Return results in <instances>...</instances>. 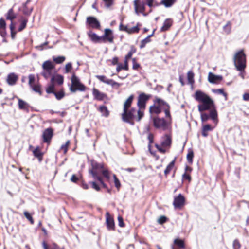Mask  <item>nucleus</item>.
<instances>
[{
  "label": "nucleus",
  "instance_id": "obj_42",
  "mask_svg": "<svg viewBox=\"0 0 249 249\" xmlns=\"http://www.w3.org/2000/svg\"><path fill=\"white\" fill-rule=\"evenodd\" d=\"M9 28H10V29L11 38L13 39H14L15 38V37H16V34H17V31H16L15 30V25L13 23V22H11V24H10V25L9 26Z\"/></svg>",
  "mask_w": 249,
  "mask_h": 249
},
{
  "label": "nucleus",
  "instance_id": "obj_56",
  "mask_svg": "<svg viewBox=\"0 0 249 249\" xmlns=\"http://www.w3.org/2000/svg\"><path fill=\"white\" fill-rule=\"evenodd\" d=\"M119 30L123 32H125L127 33L129 27L128 25H125L123 24L122 21L120 23L119 27Z\"/></svg>",
  "mask_w": 249,
  "mask_h": 249
},
{
  "label": "nucleus",
  "instance_id": "obj_35",
  "mask_svg": "<svg viewBox=\"0 0 249 249\" xmlns=\"http://www.w3.org/2000/svg\"><path fill=\"white\" fill-rule=\"evenodd\" d=\"M141 24L139 23H137V25L135 26H134L131 28H129L127 31V33L128 34H133L138 33L140 30V26Z\"/></svg>",
  "mask_w": 249,
  "mask_h": 249
},
{
  "label": "nucleus",
  "instance_id": "obj_30",
  "mask_svg": "<svg viewBox=\"0 0 249 249\" xmlns=\"http://www.w3.org/2000/svg\"><path fill=\"white\" fill-rule=\"evenodd\" d=\"M134 96L133 95H131L125 101L124 104L123 110L129 109L132 104Z\"/></svg>",
  "mask_w": 249,
  "mask_h": 249
},
{
  "label": "nucleus",
  "instance_id": "obj_39",
  "mask_svg": "<svg viewBox=\"0 0 249 249\" xmlns=\"http://www.w3.org/2000/svg\"><path fill=\"white\" fill-rule=\"evenodd\" d=\"M33 90L35 92L38 93L40 95L42 94V92L41 90V86L40 84L38 83L36 85H34L31 87Z\"/></svg>",
  "mask_w": 249,
  "mask_h": 249
},
{
  "label": "nucleus",
  "instance_id": "obj_46",
  "mask_svg": "<svg viewBox=\"0 0 249 249\" xmlns=\"http://www.w3.org/2000/svg\"><path fill=\"white\" fill-rule=\"evenodd\" d=\"M95 77L100 81L107 84H108L110 80L109 79H108L105 75H96Z\"/></svg>",
  "mask_w": 249,
  "mask_h": 249
},
{
  "label": "nucleus",
  "instance_id": "obj_33",
  "mask_svg": "<svg viewBox=\"0 0 249 249\" xmlns=\"http://www.w3.org/2000/svg\"><path fill=\"white\" fill-rule=\"evenodd\" d=\"M5 17L7 20H10L13 22V20L16 18V14L15 13L14 9H10L6 14Z\"/></svg>",
  "mask_w": 249,
  "mask_h": 249
},
{
  "label": "nucleus",
  "instance_id": "obj_27",
  "mask_svg": "<svg viewBox=\"0 0 249 249\" xmlns=\"http://www.w3.org/2000/svg\"><path fill=\"white\" fill-rule=\"evenodd\" d=\"M222 77L221 76L215 75L212 72H209L208 74V80L212 83H217L221 81Z\"/></svg>",
  "mask_w": 249,
  "mask_h": 249
},
{
  "label": "nucleus",
  "instance_id": "obj_48",
  "mask_svg": "<svg viewBox=\"0 0 249 249\" xmlns=\"http://www.w3.org/2000/svg\"><path fill=\"white\" fill-rule=\"evenodd\" d=\"M113 177L114 178L115 186L116 187L117 190L118 191H119L121 186L120 180H119V179L117 177V176L115 174L113 175Z\"/></svg>",
  "mask_w": 249,
  "mask_h": 249
},
{
  "label": "nucleus",
  "instance_id": "obj_31",
  "mask_svg": "<svg viewBox=\"0 0 249 249\" xmlns=\"http://www.w3.org/2000/svg\"><path fill=\"white\" fill-rule=\"evenodd\" d=\"M30 1V0H27V1L23 4V13L24 15L27 16H29L33 10L32 7H29L28 6V4Z\"/></svg>",
  "mask_w": 249,
  "mask_h": 249
},
{
  "label": "nucleus",
  "instance_id": "obj_25",
  "mask_svg": "<svg viewBox=\"0 0 249 249\" xmlns=\"http://www.w3.org/2000/svg\"><path fill=\"white\" fill-rule=\"evenodd\" d=\"M173 22V21L172 19H166L164 21L163 26L161 27L160 31L163 32L169 30L170 27L172 26Z\"/></svg>",
  "mask_w": 249,
  "mask_h": 249
},
{
  "label": "nucleus",
  "instance_id": "obj_13",
  "mask_svg": "<svg viewBox=\"0 0 249 249\" xmlns=\"http://www.w3.org/2000/svg\"><path fill=\"white\" fill-rule=\"evenodd\" d=\"M151 95L146 94L144 93H141L138 97L137 106L140 109L144 110L147 101L150 99Z\"/></svg>",
  "mask_w": 249,
  "mask_h": 249
},
{
  "label": "nucleus",
  "instance_id": "obj_40",
  "mask_svg": "<svg viewBox=\"0 0 249 249\" xmlns=\"http://www.w3.org/2000/svg\"><path fill=\"white\" fill-rule=\"evenodd\" d=\"M151 36H148L146 38L143 39L141 41V44L140 46V48L141 49H142L144 48L146 45V44L150 42L151 41Z\"/></svg>",
  "mask_w": 249,
  "mask_h": 249
},
{
  "label": "nucleus",
  "instance_id": "obj_10",
  "mask_svg": "<svg viewBox=\"0 0 249 249\" xmlns=\"http://www.w3.org/2000/svg\"><path fill=\"white\" fill-rule=\"evenodd\" d=\"M86 24L88 28L96 30L101 29V26L99 21L94 17H88L86 18Z\"/></svg>",
  "mask_w": 249,
  "mask_h": 249
},
{
  "label": "nucleus",
  "instance_id": "obj_41",
  "mask_svg": "<svg viewBox=\"0 0 249 249\" xmlns=\"http://www.w3.org/2000/svg\"><path fill=\"white\" fill-rule=\"evenodd\" d=\"M23 214L31 225H33L34 224V220L32 216V214H31L28 211H25L23 212Z\"/></svg>",
  "mask_w": 249,
  "mask_h": 249
},
{
  "label": "nucleus",
  "instance_id": "obj_23",
  "mask_svg": "<svg viewBox=\"0 0 249 249\" xmlns=\"http://www.w3.org/2000/svg\"><path fill=\"white\" fill-rule=\"evenodd\" d=\"M19 21L20 23L18 29V32H20L26 28L28 21V18L27 17L21 16Z\"/></svg>",
  "mask_w": 249,
  "mask_h": 249
},
{
  "label": "nucleus",
  "instance_id": "obj_4",
  "mask_svg": "<svg viewBox=\"0 0 249 249\" xmlns=\"http://www.w3.org/2000/svg\"><path fill=\"white\" fill-rule=\"evenodd\" d=\"M165 117H160L157 115L152 118L154 127L162 131H166L171 128L172 117L171 113L170 116L165 115Z\"/></svg>",
  "mask_w": 249,
  "mask_h": 249
},
{
  "label": "nucleus",
  "instance_id": "obj_24",
  "mask_svg": "<svg viewBox=\"0 0 249 249\" xmlns=\"http://www.w3.org/2000/svg\"><path fill=\"white\" fill-rule=\"evenodd\" d=\"M214 126H212L210 124H206L203 125L201 131L202 135L204 137H207L209 135L208 132L209 131H212L214 129Z\"/></svg>",
  "mask_w": 249,
  "mask_h": 249
},
{
  "label": "nucleus",
  "instance_id": "obj_8",
  "mask_svg": "<svg viewBox=\"0 0 249 249\" xmlns=\"http://www.w3.org/2000/svg\"><path fill=\"white\" fill-rule=\"evenodd\" d=\"M43 71L41 75L45 78L48 79L53 75V71L55 68V65L50 60L45 61L42 65Z\"/></svg>",
  "mask_w": 249,
  "mask_h": 249
},
{
  "label": "nucleus",
  "instance_id": "obj_55",
  "mask_svg": "<svg viewBox=\"0 0 249 249\" xmlns=\"http://www.w3.org/2000/svg\"><path fill=\"white\" fill-rule=\"evenodd\" d=\"M168 218L165 216L163 215L160 216L158 219L157 221L159 224L162 225L164 223H166L167 221H168Z\"/></svg>",
  "mask_w": 249,
  "mask_h": 249
},
{
  "label": "nucleus",
  "instance_id": "obj_37",
  "mask_svg": "<svg viewBox=\"0 0 249 249\" xmlns=\"http://www.w3.org/2000/svg\"><path fill=\"white\" fill-rule=\"evenodd\" d=\"M174 243L180 249H184L185 248V243L183 240L177 238L174 240Z\"/></svg>",
  "mask_w": 249,
  "mask_h": 249
},
{
  "label": "nucleus",
  "instance_id": "obj_58",
  "mask_svg": "<svg viewBox=\"0 0 249 249\" xmlns=\"http://www.w3.org/2000/svg\"><path fill=\"white\" fill-rule=\"evenodd\" d=\"M96 180H97L100 183V184L102 185L103 188H104L106 189H107L108 187H107V185L104 182V181L103 180V177H99Z\"/></svg>",
  "mask_w": 249,
  "mask_h": 249
},
{
  "label": "nucleus",
  "instance_id": "obj_59",
  "mask_svg": "<svg viewBox=\"0 0 249 249\" xmlns=\"http://www.w3.org/2000/svg\"><path fill=\"white\" fill-rule=\"evenodd\" d=\"M154 0H146V4L150 8L153 6H157L159 4L155 2L154 3Z\"/></svg>",
  "mask_w": 249,
  "mask_h": 249
},
{
  "label": "nucleus",
  "instance_id": "obj_50",
  "mask_svg": "<svg viewBox=\"0 0 249 249\" xmlns=\"http://www.w3.org/2000/svg\"><path fill=\"white\" fill-rule=\"evenodd\" d=\"M54 94L56 98L58 100H61L65 96V93L63 89L60 90L58 92H55Z\"/></svg>",
  "mask_w": 249,
  "mask_h": 249
},
{
  "label": "nucleus",
  "instance_id": "obj_15",
  "mask_svg": "<svg viewBox=\"0 0 249 249\" xmlns=\"http://www.w3.org/2000/svg\"><path fill=\"white\" fill-rule=\"evenodd\" d=\"M54 130L51 127L45 129L43 132L42 137L43 139V142L50 144L52 139L53 136Z\"/></svg>",
  "mask_w": 249,
  "mask_h": 249
},
{
  "label": "nucleus",
  "instance_id": "obj_16",
  "mask_svg": "<svg viewBox=\"0 0 249 249\" xmlns=\"http://www.w3.org/2000/svg\"><path fill=\"white\" fill-rule=\"evenodd\" d=\"M106 224L108 230L115 231L114 218L113 216L110 214L109 212H107L106 213Z\"/></svg>",
  "mask_w": 249,
  "mask_h": 249
},
{
  "label": "nucleus",
  "instance_id": "obj_21",
  "mask_svg": "<svg viewBox=\"0 0 249 249\" xmlns=\"http://www.w3.org/2000/svg\"><path fill=\"white\" fill-rule=\"evenodd\" d=\"M0 27H1V30L0 31V35L2 37L5 38L7 36L6 23L3 18H0Z\"/></svg>",
  "mask_w": 249,
  "mask_h": 249
},
{
  "label": "nucleus",
  "instance_id": "obj_60",
  "mask_svg": "<svg viewBox=\"0 0 249 249\" xmlns=\"http://www.w3.org/2000/svg\"><path fill=\"white\" fill-rule=\"evenodd\" d=\"M148 139L149 140L148 148L149 150L151 149V144L154 142V136L152 134H149L148 136Z\"/></svg>",
  "mask_w": 249,
  "mask_h": 249
},
{
  "label": "nucleus",
  "instance_id": "obj_38",
  "mask_svg": "<svg viewBox=\"0 0 249 249\" xmlns=\"http://www.w3.org/2000/svg\"><path fill=\"white\" fill-rule=\"evenodd\" d=\"M194 153L192 149H189L187 154L186 158L188 163L192 164L193 162Z\"/></svg>",
  "mask_w": 249,
  "mask_h": 249
},
{
  "label": "nucleus",
  "instance_id": "obj_26",
  "mask_svg": "<svg viewBox=\"0 0 249 249\" xmlns=\"http://www.w3.org/2000/svg\"><path fill=\"white\" fill-rule=\"evenodd\" d=\"M33 153L34 156L37 158L39 161L41 162L42 160L44 153L41 151L39 146H36L33 151Z\"/></svg>",
  "mask_w": 249,
  "mask_h": 249
},
{
  "label": "nucleus",
  "instance_id": "obj_9",
  "mask_svg": "<svg viewBox=\"0 0 249 249\" xmlns=\"http://www.w3.org/2000/svg\"><path fill=\"white\" fill-rule=\"evenodd\" d=\"M136 109L135 108L124 110L122 114V118L123 120L126 123L131 124H134V119L135 118V114Z\"/></svg>",
  "mask_w": 249,
  "mask_h": 249
},
{
  "label": "nucleus",
  "instance_id": "obj_12",
  "mask_svg": "<svg viewBox=\"0 0 249 249\" xmlns=\"http://www.w3.org/2000/svg\"><path fill=\"white\" fill-rule=\"evenodd\" d=\"M185 198L181 194L174 197L173 205L175 209L181 210L185 204Z\"/></svg>",
  "mask_w": 249,
  "mask_h": 249
},
{
  "label": "nucleus",
  "instance_id": "obj_28",
  "mask_svg": "<svg viewBox=\"0 0 249 249\" xmlns=\"http://www.w3.org/2000/svg\"><path fill=\"white\" fill-rule=\"evenodd\" d=\"M51 82L54 83V82L57 83L59 85H62L64 82V77L60 74L51 76Z\"/></svg>",
  "mask_w": 249,
  "mask_h": 249
},
{
  "label": "nucleus",
  "instance_id": "obj_52",
  "mask_svg": "<svg viewBox=\"0 0 249 249\" xmlns=\"http://www.w3.org/2000/svg\"><path fill=\"white\" fill-rule=\"evenodd\" d=\"M108 85H110L113 88L118 89L122 85V84L115 82L113 79H110Z\"/></svg>",
  "mask_w": 249,
  "mask_h": 249
},
{
  "label": "nucleus",
  "instance_id": "obj_61",
  "mask_svg": "<svg viewBox=\"0 0 249 249\" xmlns=\"http://www.w3.org/2000/svg\"><path fill=\"white\" fill-rule=\"evenodd\" d=\"M72 64L71 63H68L67 64H66V65H65V72L66 73H68L69 72H70V71H71V70L72 69Z\"/></svg>",
  "mask_w": 249,
  "mask_h": 249
},
{
  "label": "nucleus",
  "instance_id": "obj_64",
  "mask_svg": "<svg viewBox=\"0 0 249 249\" xmlns=\"http://www.w3.org/2000/svg\"><path fill=\"white\" fill-rule=\"evenodd\" d=\"M111 61V64L112 65H118V64L119 63H118V61H119V58L118 57H113Z\"/></svg>",
  "mask_w": 249,
  "mask_h": 249
},
{
  "label": "nucleus",
  "instance_id": "obj_32",
  "mask_svg": "<svg viewBox=\"0 0 249 249\" xmlns=\"http://www.w3.org/2000/svg\"><path fill=\"white\" fill-rule=\"evenodd\" d=\"M42 246L43 249H60L59 246L55 243H53L50 246H48L45 241H43Z\"/></svg>",
  "mask_w": 249,
  "mask_h": 249
},
{
  "label": "nucleus",
  "instance_id": "obj_18",
  "mask_svg": "<svg viewBox=\"0 0 249 249\" xmlns=\"http://www.w3.org/2000/svg\"><path fill=\"white\" fill-rule=\"evenodd\" d=\"M193 169L192 167L186 165L185 168V172L182 175V181L183 182L187 181L188 183L192 180L191 173Z\"/></svg>",
  "mask_w": 249,
  "mask_h": 249
},
{
  "label": "nucleus",
  "instance_id": "obj_47",
  "mask_svg": "<svg viewBox=\"0 0 249 249\" xmlns=\"http://www.w3.org/2000/svg\"><path fill=\"white\" fill-rule=\"evenodd\" d=\"M194 73L192 71H189L187 73V79L188 83L190 84H193L194 83Z\"/></svg>",
  "mask_w": 249,
  "mask_h": 249
},
{
  "label": "nucleus",
  "instance_id": "obj_3",
  "mask_svg": "<svg viewBox=\"0 0 249 249\" xmlns=\"http://www.w3.org/2000/svg\"><path fill=\"white\" fill-rule=\"evenodd\" d=\"M89 173L92 175L94 179H96L99 177H102L99 175V173H102L107 181H109L110 179L111 172L109 171L107 166H105L103 163H98L96 161L91 162V168L89 170Z\"/></svg>",
  "mask_w": 249,
  "mask_h": 249
},
{
  "label": "nucleus",
  "instance_id": "obj_44",
  "mask_svg": "<svg viewBox=\"0 0 249 249\" xmlns=\"http://www.w3.org/2000/svg\"><path fill=\"white\" fill-rule=\"evenodd\" d=\"M132 61L133 70L135 71H139V69L142 68L141 65L137 62V59L136 58H133L132 59Z\"/></svg>",
  "mask_w": 249,
  "mask_h": 249
},
{
  "label": "nucleus",
  "instance_id": "obj_43",
  "mask_svg": "<svg viewBox=\"0 0 249 249\" xmlns=\"http://www.w3.org/2000/svg\"><path fill=\"white\" fill-rule=\"evenodd\" d=\"M175 2L176 0H162L160 4L164 5L166 7H169Z\"/></svg>",
  "mask_w": 249,
  "mask_h": 249
},
{
  "label": "nucleus",
  "instance_id": "obj_57",
  "mask_svg": "<svg viewBox=\"0 0 249 249\" xmlns=\"http://www.w3.org/2000/svg\"><path fill=\"white\" fill-rule=\"evenodd\" d=\"M241 247V245L238 239H235L233 242V249H240Z\"/></svg>",
  "mask_w": 249,
  "mask_h": 249
},
{
  "label": "nucleus",
  "instance_id": "obj_49",
  "mask_svg": "<svg viewBox=\"0 0 249 249\" xmlns=\"http://www.w3.org/2000/svg\"><path fill=\"white\" fill-rule=\"evenodd\" d=\"M54 88H55V86H54V83L51 82V84L46 89V92L48 94H50V93L54 94V92H55L54 91Z\"/></svg>",
  "mask_w": 249,
  "mask_h": 249
},
{
  "label": "nucleus",
  "instance_id": "obj_53",
  "mask_svg": "<svg viewBox=\"0 0 249 249\" xmlns=\"http://www.w3.org/2000/svg\"><path fill=\"white\" fill-rule=\"evenodd\" d=\"M144 116V110L142 109H140L139 108V110L137 111V116L136 117V121L139 122L140 121L142 118Z\"/></svg>",
  "mask_w": 249,
  "mask_h": 249
},
{
  "label": "nucleus",
  "instance_id": "obj_29",
  "mask_svg": "<svg viewBox=\"0 0 249 249\" xmlns=\"http://www.w3.org/2000/svg\"><path fill=\"white\" fill-rule=\"evenodd\" d=\"M176 162V158H175L167 166L164 170V175L166 177L170 174L171 171L173 169Z\"/></svg>",
  "mask_w": 249,
  "mask_h": 249
},
{
  "label": "nucleus",
  "instance_id": "obj_6",
  "mask_svg": "<svg viewBox=\"0 0 249 249\" xmlns=\"http://www.w3.org/2000/svg\"><path fill=\"white\" fill-rule=\"evenodd\" d=\"M172 143V136L171 133H166L161 138L160 145L157 143L155 144V147L160 153L165 154L166 149H169Z\"/></svg>",
  "mask_w": 249,
  "mask_h": 249
},
{
  "label": "nucleus",
  "instance_id": "obj_20",
  "mask_svg": "<svg viewBox=\"0 0 249 249\" xmlns=\"http://www.w3.org/2000/svg\"><path fill=\"white\" fill-rule=\"evenodd\" d=\"M88 37L90 38L91 41L94 43H102L101 36H98L96 34L93 32L92 31H89L87 33Z\"/></svg>",
  "mask_w": 249,
  "mask_h": 249
},
{
  "label": "nucleus",
  "instance_id": "obj_19",
  "mask_svg": "<svg viewBox=\"0 0 249 249\" xmlns=\"http://www.w3.org/2000/svg\"><path fill=\"white\" fill-rule=\"evenodd\" d=\"M18 79V75L12 72L8 74L6 81L9 85L13 86L17 83Z\"/></svg>",
  "mask_w": 249,
  "mask_h": 249
},
{
  "label": "nucleus",
  "instance_id": "obj_2",
  "mask_svg": "<svg viewBox=\"0 0 249 249\" xmlns=\"http://www.w3.org/2000/svg\"><path fill=\"white\" fill-rule=\"evenodd\" d=\"M170 106L164 100L159 98L157 96L155 97L153 100V105L149 107V112L152 115H158L163 111L165 115L170 116Z\"/></svg>",
  "mask_w": 249,
  "mask_h": 249
},
{
  "label": "nucleus",
  "instance_id": "obj_51",
  "mask_svg": "<svg viewBox=\"0 0 249 249\" xmlns=\"http://www.w3.org/2000/svg\"><path fill=\"white\" fill-rule=\"evenodd\" d=\"M89 183L90 184L91 188L96 191H100L101 190L100 186L96 181H91Z\"/></svg>",
  "mask_w": 249,
  "mask_h": 249
},
{
  "label": "nucleus",
  "instance_id": "obj_7",
  "mask_svg": "<svg viewBox=\"0 0 249 249\" xmlns=\"http://www.w3.org/2000/svg\"><path fill=\"white\" fill-rule=\"evenodd\" d=\"M71 85L70 87V90L71 93H75L76 91L83 92L86 90V87L82 83L79 78L75 73L72 75L71 78Z\"/></svg>",
  "mask_w": 249,
  "mask_h": 249
},
{
  "label": "nucleus",
  "instance_id": "obj_14",
  "mask_svg": "<svg viewBox=\"0 0 249 249\" xmlns=\"http://www.w3.org/2000/svg\"><path fill=\"white\" fill-rule=\"evenodd\" d=\"M114 36L112 30L109 28H106L104 30V33L101 36L102 42L103 43L109 42L112 43L114 41Z\"/></svg>",
  "mask_w": 249,
  "mask_h": 249
},
{
  "label": "nucleus",
  "instance_id": "obj_1",
  "mask_svg": "<svg viewBox=\"0 0 249 249\" xmlns=\"http://www.w3.org/2000/svg\"><path fill=\"white\" fill-rule=\"evenodd\" d=\"M195 100L199 103L197 106L200 112L209 110V114L202 113L200 115L202 122H206L212 119L216 124L218 122V113L214 101L207 94L201 90H196L194 96Z\"/></svg>",
  "mask_w": 249,
  "mask_h": 249
},
{
  "label": "nucleus",
  "instance_id": "obj_11",
  "mask_svg": "<svg viewBox=\"0 0 249 249\" xmlns=\"http://www.w3.org/2000/svg\"><path fill=\"white\" fill-rule=\"evenodd\" d=\"M135 12L137 15L142 14L146 16L147 14L145 13V3L141 0H134L133 1Z\"/></svg>",
  "mask_w": 249,
  "mask_h": 249
},
{
  "label": "nucleus",
  "instance_id": "obj_36",
  "mask_svg": "<svg viewBox=\"0 0 249 249\" xmlns=\"http://www.w3.org/2000/svg\"><path fill=\"white\" fill-rule=\"evenodd\" d=\"M70 143H71V142H70V140L67 141V142H66V143L65 144H62L61 146V147L59 150V152L62 151L64 155H66L67 153L68 149L70 147Z\"/></svg>",
  "mask_w": 249,
  "mask_h": 249
},
{
  "label": "nucleus",
  "instance_id": "obj_63",
  "mask_svg": "<svg viewBox=\"0 0 249 249\" xmlns=\"http://www.w3.org/2000/svg\"><path fill=\"white\" fill-rule=\"evenodd\" d=\"M105 4V6L107 7H109L112 5L113 3V0H102Z\"/></svg>",
  "mask_w": 249,
  "mask_h": 249
},
{
  "label": "nucleus",
  "instance_id": "obj_34",
  "mask_svg": "<svg viewBox=\"0 0 249 249\" xmlns=\"http://www.w3.org/2000/svg\"><path fill=\"white\" fill-rule=\"evenodd\" d=\"M18 108L21 110H28L29 106L28 103L22 100L21 99L18 98Z\"/></svg>",
  "mask_w": 249,
  "mask_h": 249
},
{
  "label": "nucleus",
  "instance_id": "obj_5",
  "mask_svg": "<svg viewBox=\"0 0 249 249\" xmlns=\"http://www.w3.org/2000/svg\"><path fill=\"white\" fill-rule=\"evenodd\" d=\"M233 60L236 69L241 72L244 71L246 67V55L244 50H241L235 53Z\"/></svg>",
  "mask_w": 249,
  "mask_h": 249
},
{
  "label": "nucleus",
  "instance_id": "obj_62",
  "mask_svg": "<svg viewBox=\"0 0 249 249\" xmlns=\"http://www.w3.org/2000/svg\"><path fill=\"white\" fill-rule=\"evenodd\" d=\"M118 225L120 227H124L125 224L124 222L123 218L122 216H119L118 217Z\"/></svg>",
  "mask_w": 249,
  "mask_h": 249
},
{
  "label": "nucleus",
  "instance_id": "obj_45",
  "mask_svg": "<svg viewBox=\"0 0 249 249\" xmlns=\"http://www.w3.org/2000/svg\"><path fill=\"white\" fill-rule=\"evenodd\" d=\"M65 57L63 56H59L57 57L53 56V60L56 64H61L65 60Z\"/></svg>",
  "mask_w": 249,
  "mask_h": 249
},
{
  "label": "nucleus",
  "instance_id": "obj_54",
  "mask_svg": "<svg viewBox=\"0 0 249 249\" xmlns=\"http://www.w3.org/2000/svg\"><path fill=\"white\" fill-rule=\"evenodd\" d=\"M29 78V85L30 87H31L33 85H35V82L36 80L35 76L34 74H31L28 76Z\"/></svg>",
  "mask_w": 249,
  "mask_h": 249
},
{
  "label": "nucleus",
  "instance_id": "obj_17",
  "mask_svg": "<svg viewBox=\"0 0 249 249\" xmlns=\"http://www.w3.org/2000/svg\"><path fill=\"white\" fill-rule=\"evenodd\" d=\"M92 94L94 96L95 100L100 101L104 100H108V97L106 93L100 91L96 88H93L92 89Z\"/></svg>",
  "mask_w": 249,
  "mask_h": 249
},
{
  "label": "nucleus",
  "instance_id": "obj_22",
  "mask_svg": "<svg viewBox=\"0 0 249 249\" xmlns=\"http://www.w3.org/2000/svg\"><path fill=\"white\" fill-rule=\"evenodd\" d=\"M97 110L101 113V115L104 117L107 118L110 115V111L107 106L101 105L97 108Z\"/></svg>",
  "mask_w": 249,
  "mask_h": 249
}]
</instances>
